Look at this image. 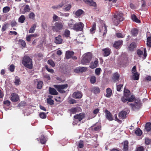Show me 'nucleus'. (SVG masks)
Returning <instances> with one entry per match:
<instances>
[{"instance_id":"nucleus-38","label":"nucleus","mask_w":151,"mask_h":151,"mask_svg":"<svg viewBox=\"0 0 151 151\" xmlns=\"http://www.w3.org/2000/svg\"><path fill=\"white\" fill-rule=\"evenodd\" d=\"M147 45L148 47H151V36L147 37Z\"/></svg>"},{"instance_id":"nucleus-42","label":"nucleus","mask_w":151,"mask_h":151,"mask_svg":"<svg viewBox=\"0 0 151 151\" xmlns=\"http://www.w3.org/2000/svg\"><path fill=\"white\" fill-rule=\"evenodd\" d=\"M25 19V17L24 15H21L19 18L18 21L21 23H23Z\"/></svg>"},{"instance_id":"nucleus-8","label":"nucleus","mask_w":151,"mask_h":151,"mask_svg":"<svg viewBox=\"0 0 151 151\" xmlns=\"http://www.w3.org/2000/svg\"><path fill=\"white\" fill-rule=\"evenodd\" d=\"M85 117V114L83 113H81L78 114H76L74 116V117L75 119H78L80 121L82 120Z\"/></svg>"},{"instance_id":"nucleus-35","label":"nucleus","mask_w":151,"mask_h":151,"mask_svg":"<svg viewBox=\"0 0 151 151\" xmlns=\"http://www.w3.org/2000/svg\"><path fill=\"white\" fill-rule=\"evenodd\" d=\"M14 83L16 85L18 86L20 83V81L19 78L16 76L15 78Z\"/></svg>"},{"instance_id":"nucleus-13","label":"nucleus","mask_w":151,"mask_h":151,"mask_svg":"<svg viewBox=\"0 0 151 151\" xmlns=\"http://www.w3.org/2000/svg\"><path fill=\"white\" fill-rule=\"evenodd\" d=\"M86 4L90 6H93L95 7L96 6V4L95 2L93 1V0H83Z\"/></svg>"},{"instance_id":"nucleus-59","label":"nucleus","mask_w":151,"mask_h":151,"mask_svg":"<svg viewBox=\"0 0 151 151\" xmlns=\"http://www.w3.org/2000/svg\"><path fill=\"white\" fill-rule=\"evenodd\" d=\"M14 66L12 64L10 65L9 68V70L11 72H13L14 71Z\"/></svg>"},{"instance_id":"nucleus-7","label":"nucleus","mask_w":151,"mask_h":151,"mask_svg":"<svg viewBox=\"0 0 151 151\" xmlns=\"http://www.w3.org/2000/svg\"><path fill=\"white\" fill-rule=\"evenodd\" d=\"M105 116L106 119L109 121H111L113 120L111 112L107 109L105 110Z\"/></svg>"},{"instance_id":"nucleus-6","label":"nucleus","mask_w":151,"mask_h":151,"mask_svg":"<svg viewBox=\"0 0 151 151\" xmlns=\"http://www.w3.org/2000/svg\"><path fill=\"white\" fill-rule=\"evenodd\" d=\"M84 27V25L83 23L79 22L74 24L73 29L76 31H81L83 30Z\"/></svg>"},{"instance_id":"nucleus-37","label":"nucleus","mask_w":151,"mask_h":151,"mask_svg":"<svg viewBox=\"0 0 151 151\" xmlns=\"http://www.w3.org/2000/svg\"><path fill=\"white\" fill-rule=\"evenodd\" d=\"M119 76L117 73H115L113 75L112 78L114 81L115 82L117 81L119 79Z\"/></svg>"},{"instance_id":"nucleus-30","label":"nucleus","mask_w":151,"mask_h":151,"mask_svg":"<svg viewBox=\"0 0 151 151\" xmlns=\"http://www.w3.org/2000/svg\"><path fill=\"white\" fill-rule=\"evenodd\" d=\"M70 31L67 29H65L63 34V36L65 37L66 38H68L70 36Z\"/></svg>"},{"instance_id":"nucleus-52","label":"nucleus","mask_w":151,"mask_h":151,"mask_svg":"<svg viewBox=\"0 0 151 151\" xmlns=\"http://www.w3.org/2000/svg\"><path fill=\"white\" fill-rule=\"evenodd\" d=\"M71 7V5L70 4H68L67 6L64 8V10L65 12L68 11L70 10Z\"/></svg>"},{"instance_id":"nucleus-16","label":"nucleus","mask_w":151,"mask_h":151,"mask_svg":"<svg viewBox=\"0 0 151 151\" xmlns=\"http://www.w3.org/2000/svg\"><path fill=\"white\" fill-rule=\"evenodd\" d=\"M68 86L67 84H65L61 85H54L53 86L56 88V89H63L65 88L68 87Z\"/></svg>"},{"instance_id":"nucleus-27","label":"nucleus","mask_w":151,"mask_h":151,"mask_svg":"<svg viewBox=\"0 0 151 151\" xmlns=\"http://www.w3.org/2000/svg\"><path fill=\"white\" fill-rule=\"evenodd\" d=\"M98 64V62L97 60H96L94 61L93 63H91L90 67L92 69H93L96 68Z\"/></svg>"},{"instance_id":"nucleus-63","label":"nucleus","mask_w":151,"mask_h":151,"mask_svg":"<svg viewBox=\"0 0 151 151\" xmlns=\"http://www.w3.org/2000/svg\"><path fill=\"white\" fill-rule=\"evenodd\" d=\"M123 85L119 84L116 86V89L117 91H120L122 87L123 86Z\"/></svg>"},{"instance_id":"nucleus-43","label":"nucleus","mask_w":151,"mask_h":151,"mask_svg":"<svg viewBox=\"0 0 151 151\" xmlns=\"http://www.w3.org/2000/svg\"><path fill=\"white\" fill-rule=\"evenodd\" d=\"M135 96L134 95H131L129 97L128 99V101L129 102H132L135 100Z\"/></svg>"},{"instance_id":"nucleus-48","label":"nucleus","mask_w":151,"mask_h":151,"mask_svg":"<svg viewBox=\"0 0 151 151\" xmlns=\"http://www.w3.org/2000/svg\"><path fill=\"white\" fill-rule=\"evenodd\" d=\"M47 63L53 67L55 65V64L54 62L51 60H49L47 61Z\"/></svg>"},{"instance_id":"nucleus-49","label":"nucleus","mask_w":151,"mask_h":151,"mask_svg":"<svg viewBox=\"0 0 151 151\" xmlns=\"http://www.w3.org/2000/svg\"><path fill=\"white\" fill-rule=\"evenodd\" d=\"M53 21H59L60 19V18L55 14H54L53 17Z\"/></svg>"},{"instance_id":"nucleus-23","label":"nucleus","mask_w":151,"mask_h":151,"mask_svg":"<svg viewBox=\"0 0 151 151\" xmlns=\"http://www.w3.org/2000/svg\"><path fill=\"white\" fill-rule=\"evenodd\" d=\"M136 43L134 42H133L131 43L128 46V48L129 50L132 51L134 50V48L136 47Z\"/></svg>"},{"instance_id":"nucleus-11","label":"nucleus","mask_w":151,"mask_h":151,"mask_svg":"<svg viewBox=\"0 0 151 151\" xmlns=\"http://www.w3.org/2000/svg\"><path fill=\"white\" fill-rule=\"evenodd\" d=\"M11 100L13 102H16L19 99V97L17 93H14L11 94Z\"/></svg>"},{"instance_id":"nucleus-60","label":"nucleus","mask_w":151,"mask_h":151,"mask_svg":"<svg viewBox=\"0 0 151 151\" xmlns=\"http://www.w3.org/2000/svg\"><path fill=\"white\" fill-rule=\"evenodd\" d=\"M116 36L118 38H123L124 37V35H122V33H117L116 34Z\"/></svg>"},{"instance_id":"nucleus-64","label":"nucleus","mask_w":151,"mask_h":151,"mask_svg":"<svg viewBox=\"0 0 151 151\" xmlns=\"http://www.w3.org/2000/svg\"><path fill=\"white\" fill-rule=\"evenodd\" d=\"M151 142V140L148 138L145 139V144L146 145H148L150 144Z\"/></svg>"},{"instance_id":"nucleus-61","label":"nucleus","mask_w":151,"mask_h":151,"mask_svg":"<svg viewBox=\"0 0 151 151\" xmlns=\"http://www.w3.org/2000/svg\"><path fill=\"white\" fill-rule=\"evenodd\" d=\"M35 17V14L33 12H31L29 14V17L31 19H34Z\"/></svg>"},{"instance_id":"nucleus-9","label":"nucleus","mask_w":151,"mask_h":151,"mask_svg":"<svg viewBox=\"0 0 151 151\" xmlns=\"http://www.w3.org/2000/svg\"><path fill=\"white\" fill-rule=\"evenodd\" d=\"M63 40L61 35H59L55 38V42L57 44H60L62 43Z\"/></svg>"},{"instance_id":"nucleus-15","label":"nucleus","mask_w":151,"mask_h":151,"mask_svg":"<svg viewBox=\"0 0 151 151\" xmlns=\"http://www.w3.org/2000/svg\"><path fill=\"white\" fill-rule=\"evenodd\" d=\"M127 113L125 111H122L120 112L118 115L119 117V119H125L126 117V115Z\"/></svg>"},{"instance_id":"nucleus-34","label":"nucleus","mask_w":151,"mask_h":151,"mask_svg":"<svg viewBox=\"0 0 151 151\" xmlns=\"http://www.w3.org/2000/svg\"><path fill=\"white\" fill-rule=\"evenodd\" d=\"M132 35L134 36H136L138 33V30L136 28H134L132 29L131 31Z\"/></svg>"},{"instance_id":"nucleus-57","label":"nucleus","mask_w":151,"mask_h":151,"mask_svg":"<svg viewBox=\"0 0 151 151\" xmlns=\"http://www.w3.org/2000/svg\"><path fill=\"white\" fill-rule=\"evenodd\" d=\"M11 26L12 27L16 26L17 24V23L14 20H13L11 22Z\"/></svg>"},{"instance_id":"nucleus-46","label":"nucleus","mask_w":151,"mask_h":151,"mask_svg":"<svg viewBox=\"0 0 151 151\" xmlns=\"http://www.w3.org/2000/svg\"><path fill=\"white\" fill-rule=\"evenodd\" d=\"M78 147L80 148H83L84 146L83 142V141L80 140L78 143Z\"/></svg>"},{"instance_id":"nucleus-56","label":"nucleus","mask_w":151,"mask_h":151,"mask_svg":"<svg viewBox=\"0 0 151 151\" xmlns=\"http://www.w3.org/2000/svg\"><path fill=\"white\" fill-rule=\"evenodd\" d=\"M7 24H5L2 26L1 29V31L4 32L5 31L7 28Z\"/></svg>"},{"instance_id":"nucleus-51","label":"nucleus","mask_w":151,"mask_h":151,"mask_svg":"<svg viewBox=\"0 0 151 151\" xmlns=\"http://www.w3.org/2000/svg\"><path fill=\"white\" fill-rule=\"evenodd\" d=\"M69 111L73 114H75L77 111V109L76 107L72 108L69 110Z\"/></svg>"},{"instance_id":"nucleus-21","label":"nucleus","mask_w":151,"mask_h":151,"mask_svg":"<svg viewBox=\"0 0 151 151\" xmlns=\"http://www.w3.org/2000/svg\"><path fill=\"white\" fill-rule=\"evenodd\" d=\"M86 68L83 67H79L76 68L75 70V72L78 73L79 72H83L86 70Z\"/></svg>"},{"instance_id":"nucleus-32","label":"nucleus","mask_w":151,"mask_h":151,"mask_svg":"<svg viewBox=\"0 0 151 151\" xmlns=\"http://www.w3.org/2000/svg\"><path fill=\"white\" fill-rule=\"evenodd\" d=\"M36 27V24H34L32 26L30 27L29 30V33H32L35 32V29Z\"/></svg>"},{"instance_id":"nucleus-28","label":"nucleus","mask_w":151,"mask_h":151,"mask_svg":"<svg viewBox=\"0 0 151 151\" xmlns=\"http://www.w3.org/2000/svg\"><path fill=\"white\" fill-rule=\"evenodd\" d=\"M103 30H104V32L103 33V36H104V35L106 34L107 31L106 27L105 24H104V26L102 27V29H100L99 31L100 32H102Z\"/></svg>"},{"instance_id":"nucleus-1","label":"nucleus","mask_w":151,"mask_h":151,"mask_svg":"<svg viewBox=\"0 0 151 151\" xmlns=\"http://www.w3.org/2000/svg\"><path fill=\"white\" fill-rule=\"evenodd\" d=\"M123 14L121 12H118L115 13L112 18V20L114 24L117 25L120 22L123 20Z\"/></svg>"},{"instance_id":"nucleus-3","label":"nucleus","mask_w":151,"mask_h":151,"mask_svg":"<svg viewBox=\"0 0 151 151\" xmlns=\"http://www.w3.org/2000/svg\"><path fill=\"white\" fill-rule=\"evenodd\" d=\"M129 106L133 110H135L139 109L141 105V103L140 99H136L134 103H130L129 104Z\"/></svg>"},{"instance_id":"nucleus-4","label":"nucleus","mask_w":151,"mask_h":151,"mask_svg":"<svg viewBox=\"0 0 151 151\" xmlns=\"http://www.w3.org/2000/svg\"><path fill=\"white\" fill-rule=\"evenodd\" d=\"M63 25L61 22H56L52 26V29L54 32H59L63 29Z\"/></svg>"},{"instance_id":"nucleus-25","label":"nucleus","mask_w":151,"mask_h":151,"mask_svg":"<svg viewBox=\"0 0 151 151\" xmlns=\"http://www.w3.org/2000/svg\"><path fill=\"white\" fill-rule=\"evenodd\" d=\"M84 13V12L81 9H79L75 13V14L77 17H79L81 14Z\"/></svg>"},{"instance_id":"nucleus-33","label":"nucleus","mask_w":151,"mask_h":151,"mask_svg":"<svg viewBox=\"0 0 151 151\" xmlns=\"http://www.w3.org/2000/svg\"><path fill=\"white\" fill-rule=\"evenodd\" d=\"M131 18L132 20L137 23H139L140 22V21L137 19V16L134 14L132 15Z\"/></svg>"},{"instance_id":"nucleus-22","label":"nucleus","mask_w":151,"mask_h":151,"mask_svg":"<svg viewBox=\"0 0 151 151\" xmlns=\"http://www.w3.org/2000/svg\"><path fill=\"white\" fill-rule=\"evenodd\" d=\"M49 93L52 95H56L58 94V93L54 88L50 87Z\"/></svg>"},{"instance_id":"nucleus-2","label":"nucleus","mask_w":151,"mask_h":151,"mask_svg":"<svg viewBox=\"0 0 151 151\" xmlns=\"http://www.w3.org/2000/svg\"><path fill=\"white\" fill-rule=\"evenodd\" d=\"M22 64L29 69L32 68V60L28 56H24L22 61Z\"/></svg>"},{"instance_id":"nucleus-19","label":"nucleus","mask_w":151,"mask_h":151,"mask_svg":"<svg viewBox=\"0 0 151 151\" xmlns=\"http://www.w3.org/2000/svg\"><path fill=\"white\" fill-rule=\"evenodd\" d=\"M91 91L94 94H97L100 92V90L97 87H93L91 88Z\"/></svg>"},{"instance_id":"nucleus-55","label":"nucleus","mask_w":151,"mask_h":151,"mask_svg":"<svg viewBox=\"0 0 151 151\" xmlns=\"http://www.w3.org/2000/svg\"><path fill=\"white\" fill-rule=\"evenodd\" d=\"M144 150L142 146H139L136 148V151H144Z\"/></svg>"},{"instance_id":"nucleus-45","label":"nucleus","mask_w":151,"mask_h":151,"mask_svg":"<svg viewBox=\"0 0 151 151\" xmlns=\"http://www.w3.org/2000/svg\"><path fill=\"white\" fill-rule=\"evenodd\" d=\"M101 71V69L100 68H97L95 69V73L97 76H99L100 75V72Z\"/></svg>"},{"instance_id":"nucleus-50","label":"nucleus","mask_w":151,"mask_h":151,"mask_svg":"<svg viewBox=\"0 0 151 151\" xmlns=\"http://www.w3.org/2000/svg\"><path fill=\"white\" fill-rule=\"evenodd\" d=\"M39 115L40 117L42 119H45L46 118L47 116L44 112L41 113Z\"/></svg>"},{"instance_id":"nucleus-12","label":"nucleus","mask_w":151,"mask_h":151,"mask_svg":"<svg viewBox=\"0 0 151 151\" xmlns=\"http://www.w3.org/2000/svg\"><path fill=\"white\" fill-rule=\"evenodd\" d=\"M122 40H118L114 42L113 47L116 49H118L123 43Z\"/></svg>"},{"instance_id":"nucleus-24","label":"nucleus","mask_w":151,"mask_h":151,"mask_svg":"<svg viewBox=\"0 0 151 151\" xmlns=\"http://www.w3.org/2000/svg\"><path fill=\"white\" fill-rule=\"evenodd\" d=\"M151 123L150 122L146 123L145 126V129L147 132L151 131Z\"/></svg>"},{"instance_id":"nucleus-18","label":"nucleus","mask_w":151,"mask_h":151,"mask_svg":"<svg viewBox=\"0 0 151 151\" xmlns=\"http://www.w3.org/2000/svg\"><path fill=\"white\" fill-rule=\"evenodd\" d=\"M10 104L11 102L8 100H5L3 102V106L6 111H7L9 109V108H6L5 106H9L10 105Z\"/></svg>"},{"instance_id":"nucleus-41","label":"nucleus","mask_w":151,"mask_h":151,"mask_svg":"<svg viewBox=\"0 0 151 151\" xmlns=\"http://www.w3.org/2000/svg\"><path fill=\"white\" fill-rule=\"evenodd\" d=\"M135 133L138 136H140L142 134V131L139 128H138L135 131Z\"/></svg>"},{"instance_id":"nucleus-26","label":"nucleus","mask_w":151,"mask_h":151,"mask_svg":"<svg viewBox=\"0 0 151 151\" xmlns=\"http://www.w3.org/2000/svg\"><path fill=\"white\" fill-rule=\"evenodd\" d=\"M128 142L127 141L124 142L123 148V151H128Z\"/></svg>"},{"instance_id":"nucleus-58","label":"nucleus","mask_w":151,"mask_h":151,"mask_svg":"<svg viewBox=\"0 0 151 151\" xmlns=\"http://www.w3.org/2000/svg\"><path fill=\"white\" fill-rule=\"evenodd\" d=\"M19 42L20 45L23 47H25L26 46V43L25 41L22 40H19Z\"/></svg>"},{"instance_id":"nucleus-44","label":"nucleus","mask_w":151,"mask_h":151,"mask_svg":"<svg viewBox=\"0 0 151 151\" xmlns=\"http://www.w3.org/2000/svg\"><path fill=\"white\" fill-rule=\"evenodd\" d=\"M96 24L94 23L92 27L90 29V32L91 34H93L94 33V31L96 29Z\"/></svg>"},{"instance_id":"nucleus-17","label":"nucleus","mask_w":151,"mask_h":151,"mask_svg":"<svg viewBox=\"0 0 151 151\" xmlns=\"http://www.w3.org/2000/svg\"><path fill=\"white\" fill-rule=\"evenodd\" d=\"M102 50L104 52L103 55L104 57H107L111 53V50L108 48H106L102 49Z\"/></svg>"},{"instance_id":"nucleus-10","label":"nucleus","mask_w":151,"mask_h":151,"mask_svg":"<svg viewBox=\"0 0 151 151\" xmlns=\"http://www.w3.org/2000/svg\"><path fill=\"white\" fill-rule=\"evenodd\" d=\"M82 93L80 91L75 92L73 94V97L76 99H80L82 96Z\"/></svg>"},{"instance_id":"nucleus-53","label":"nucleus","mask_w":151,"mask_h":151,"mask_svg":"<svg viewBox=\"0 0 151 151\" xmlns=\"http://www.w3.org/2000/svg\"><path fill=\"white\" fill-rule=\"evenodd\" d=\"M96 81V77L95 76H92L90 79V81L91 83H94Z\"/></svg>"},{"instance_id":"nucleus-5","label":"nucleus","mask_w":151,"mask_h":151,"mask_svg":"<svg viewBox=\"0 0 151 151\" xmlns=\"http://www.w3.org/2000/svg\"><path fill=\"white\" fill-rule=\"evenodd\" d=\"M92 58L91 54L87 53L83 55V58L81 60V63L83 65H85L89 63L90 61Z\"/></svg>"},{"instance_id":"nucleus-36","label":"nucleus","mask_w":151,"mask_h":151,"mask_svg":"<svg viewBox=\"0 0 151 151\" xmlns=\"http://www.w3.org/2000/svg\"><path fill=\"white\" fill-rule=\"evenodd\" d=\"M139 78V75L137 72H136L133 73L132 79L134 80H137Z\"/></svg>"},{"instance_id":"nucleus-47","label":"nucleus","mask_w":151,"mask_h":151,"mask_svg":"<svg viewBox=\"0 0 151 151\" xmlns=\"http://www.w3.org/2000/svg\"><path fill=\"white\" fill-rule=\"evenodd\" d=\"M47 103L50 105H52L54 104V101L50 98L47 99Z\"/></svg>"},{"instance_id":"nucleus-29","label":"nucleus","mask_w":151,"mask_h":151,"mask_svg":"<svg viewBox=\"0 0 151 151\" xmlns=\"http://www.w3.org/2000/svg\"><path fill=\"white\" fill-rule=\"evenodd\" d=\"M47 140L44 135H42L40 139V142L42 144H45Z\"/></svg>"},{"instance_id":"nucleus-40","label":"nucleus","mask_w":151,"mask_h":151,"mask_svg":"<svg viewBox=\"0 0 151 151\" xmlns=\"http://www.w3.org/2000/svg\"><path fill=\"white\" fill-rule=\"evenodd\" d=\"M10 10V7L8 6H6L3 8V12L4 13H7Z\"/></svg>"},{"instance_id":"nucleus-39","label":"nucleus","mask_w":151,"mask_h":151,"mask_svg":"<svg viewBox=\"0 0 151 151\" xmlns=\"http://www.w3.org/2000/svg\"><path fill=\"white\" fill-rule=\"evenodd\" d=\"M43 82L42 81H39L37 82V88L38 89H41L42 87Z\"/></svg>"},{"instance_id":"nucleus-20","label":"nucleus","mask_w":151,"mask_h":151,"mask_svg":"<svg viewBox=\"0 0 151 151\" xmlns=\"http://www.w3.org/2000/svg\"><path fill=\"white\" fill-rule=\"evenodd\" d=\"M75 24V21L73 19L69 20L68 22V27L70 29H73Z\"/></svg>"},{"instance_id":"nucleus-31","label":"nucleus","mask_w":151,"mask_h":151,"mask_svg":"<svg viewBox=\"0 0 151 151\" xmlns=\"http://www.w3.org/2000/svg\"><path fill=\"white\" fill-rule=\"evenodd\" d=\"M106 96L108 98H110L112 94V90L110 88H108L106 89Z\"/></svg>"},{"instance_id":"nucleus-14","label":"nucleus","mask_w":151,"mask_h":151,"mask_svg":"<svg viewBox=\"0 0 151 151\" xmlns=\"http://www.w3.org/2000/svg\"><path fill=\"white\" fill-rule=\"evenodd\" d=\"M74 52L73 51L68 50L66 52L65 57L67 59L70 58L74 55Z\"/></svg>"},{"instance_id":"nucleus-62","label":"nucleus","mask_w":151,"mask_h":151,"mask_svg":"<svg viewBox=\"0 0 151 151\" xmlns=\"http://www.w3.org/2000/svg\"><path fill=\"white\" fill-rule=\"evenodd\" d=\"M137 55L139 57H140L141 55H142L143 54V51H141L140 49H138L137 51Z\"/></svg>"},{"instance_id":"nucleus-54","label":"nucleus","mask_w":151,"mask_h":151,"mask_svg":"<svg viewBox=\"0 0 151 151\" xmlns=\"http://www.w3.org/2000/svg\"><path fill=\"white\" fill-rule=\"evenodd\" d=\"M30 9L29 7V6L28 5H26V6L24 7V10L25 12H29Z\"/></svg>"}]
</instances>
